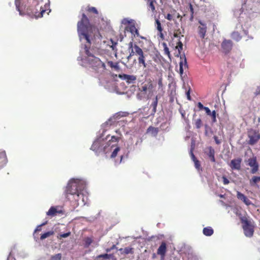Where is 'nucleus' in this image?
<instances>
[{"label": "nucleus", "mask_w": 260, "mask_h": 260, "mask_svg": "<svg viewBox=\"0 0 260 260\" xmlns=\"http://www.w3.org/2000/svg\"><path fill=\"white\" fill-rule=\"evenodd\" d=\"M77 31L80 41H85V43L81 47L78 60L81 61L80 64L83 67H90L98 73H103L106 70V65L100 58L94 56L93 50L90 47L92 27L85 14H82L81 20L77 23Z\"/></svg>", "instance_id": "obj_1"}, {"label": "nucleus", "mask_w": 260, "mask_h": 260, "mask_svg": "<svg viewBox=\"0 0 260 260\" xmlns=\"http://www.w3.org/2000/svg\"><path fill=\"white\" fill-rule=\"evenodd\" d=\"M120 114L116 113L110 117L102 125V129L97 134L96 138L93 142L90 149L99 155L105 154L107 156L109 154L111 158H115L120 151V147L117 146L116 142L112 141L111 139L107 141L110 135L105 136V133L109 127L116 124Z\"/></svg>", "instance_id": "obj_2"}, {"label": "nucleus", "mask_w": 260, "mask_h": 260, "mask_svg": "<svg viewBox=\"0 0 260 260\" xmlns=\"http://www.w3.org/2000/svg\"><path fill=\"white\" fill-rule=\"evenodd\" d=\"M86 182L79 178L71 179L66 187V198L71 202L74 208L84 206L87 201L86 194Z\"/></svg>", "instance_id": "obj_3"}, {"label": "nucleus", "mask_w": 260, "mask_h": 260, "mask_svg": "<svg viewBox=\"0 0 260 260\" xmlns=\"http://www.w3.org/2000/svg\"><path fill=\"white\" fill-rule=\"evenodd\" d=\"M86 182L79 178L71 179L66 187V198L71 202L74 208L84 206L87 201L86 194Z\"/></svg>", "instance_id": "obj_4"}, {"label": "nucleus", "mask_w": 260, "mask_h": 260, "mask_svg": "<svg viewBox=\"0 0 260 260\" xmlns=\"http://www.w3.org/2000/svg\"><path fill=\"white\" fill-rule=\"evenodd\" d=\"M243 2L242 5L241 9L238 10H236L234 11V15L237 17H243V15L244 10L247 13L256 12L260 10V0H242Z\"/></svg>", "instance_id": "obj_5"}, {"label": "nucleus", "mask_w": 260, "mask_h": 260, "mask_svg": "<svg viewBox=\"0 0 260 260\" xmlns=\"http://www.w3.org/2000/svg\"><path fill=\"white\" fill-rule=\"evenodd\" d=\"M244 235L247 237H251L254 233V225L250 220L245 217L241 218Z\"/></svg>", "instance_id": "obj_6"}, {"label": "nucleus", "mask_w": 260, "mask_h": 260, "mask_svg": "<svg viewBox=\"0 0 260 260\" xmlns=\"http://www.w3.org/2000/svg\"><path fill=\"white\" fill-rule=\"evenodd\" d=\"M134 49L135 50V54L138 56V60L140 66L142 65L144 68L147 67L146 63V58L147 54H145L142 49L137 45H134Z\"/></svg>", "instance_id": "obj_7"}, {"label": "nucleus", "mask_w": 260, "mask_h": 260, "mask_svg": "<svg viewBox=\"0 0 260 260\" xmlns=\"http://www.w3.org/2000/svg\"><path fill=\"white\" fill-rule=\"evenodd\" d=\"M126 148V152L124 155H121L120 156V159L119 161H115L116 165L120 164L124 157H125L126 158H128V154L130 153V152L133 151L135 149V146L133 145V140L132 137H131L127 142L126 143V144L125 145Z\"/></svg>", "instance_id": "obj_8"}, {"label": "nucleus", "mask_w": 260, "mask_h": 260, "mask_svg": "<svg viewBox=\"0 0 260 260\" xmlns=\"http://www.w3.org/2000/svg\"><path fill=\"white\" fill-rule=\"evenodd\" d=\"M248 137L249 139L248 144L251 145H254L260 139V134L255 130L251 129L248 132Z\"/></svg>", "instance_id": "obj_9"}, {"label": "nucleus", "mask_w": 260, "mask_h": 260, "mask_svg": "<svg viewBox=\"0 0 260 260\" xmlns=\"http://www.w3.org/2000/svg\"><path fill=\"white\" fill-rule=\"evenodd\" d=\"M124 132V127H121L119 129H116L114 132L115 135H112L111 137L112 141L118 142L122 138V133Z\"/></svg>", "instance_id": "obj_10"}, {"label": "nucleus", "mask_w": 260, "mask_h": 260, "mask_svg": "<svg viewBox=\"0 0 260 260\" xmlns=\"http://www.w3.org/2000/svg\"><path fill=\"white\" fill-rule=\"evenodd\" d=\"M119 77L121 79L125 81L128 84H133L135 83L137 79V77L135 75L124 74L119 75Z\"/></svg>", "instance_id": "obj_11"}, {"label": "nucleus", "mask_w": 260, "mask_h": 260, "mask_svg": "<svg viewBox=\"0 0 260 260\" xmlns=\"http://www.w3.org/2000/svg\"><path fill=\"white\" fill-rule=\"evenodd\" d=\"M153 88V86L151 81H149L147 83L142 85V86L139 88V90L140 91L142 92L143 93L147 95V92L149 93L151 92Z\"/></svg>", "instance_id": "obj_12"}, {"label": "nucleus", "mask_w": 260, "mask_h": 260, "mask_svg": "<svg viewBox=\"0 0 260 260\" xmlns=\"http://www.w3.org/2000/svg\"><path fill=\"white\" fill-rule=\"evenodd\" d=\"M233 47V43L231 40H224L221 44V48L225 53H229Z\"/></svg>", "instance_id": "obj_13"}, {"label": "nucleus", "mask_w": 260, "mask_h": 260, "mask_svg": "<svg viewBox=\"0 0 260 260\" xmlns=\"http://www.w3.org/2000/svg\"><path fill=\"white\" fill-rule=\"evenodd\" d=\"M241 158L234 159L231 160L229 166L232 170H239L241 169Z\"/></svg>", "instance_id": "obj_14"}, {"label": "nucleus", "mask_w": 260, "mask_h": 260, "mask_svg": "<svg viewBox=\"0 0 260 260\" xmlns=\"http://www.w3.org/2000/svg\"><path fill=\"white\" fill-rule=\"evenodd\" d=\"M199 23L200 24V25L198 27L199 35L202 39H204L206 34L207 26L206 24L201 21H199Z\"/></svg>", "instance_id": "obj_15"}, {"label": "nucleus", "mask_w": 260, "mask_h": 260, "mask_svg": "<svg viewBox=\"0 0 260 260\" xmlns=\"http://www.w3.org/2000/svg\"><path fill=\"white\" fill-rule=\"evenodd\" d=\"M237 198L241 200L247 206L253 205V204L244 194L239 191H237Z\"/></svg>", "instance_id": "obj_16"}, {"label": "nucleus", "mask_w": 260, "mask_h": 260, "mask_svg": "<svg viewBox=\"0 0 260 260\" xmlns=\"http://www.w3.org/2000/svg\"><path fill=\"white\" fill-rule=\"evenodd\" d=\"M57 206H52L50 208L49 210L47 212L46 215L48 216L54 217L57 215V213L60 214L62 213V211L58 209Z\"/></svg>", "instance_id": "obj_17"}, {"label": "nucleus", "mask_w": 260, "mask_h": 260, "mask_svg": "<svg viewBox=\"0 0 260 260\" xmlns=\"http://www.w3.org/2000/svg\"><path fill=\"white\" fill-rule=\"evenodd\" d=\"M8 159L6 151L0 150V169L4 167L7 164Z\"/></svg>", "instance_id": "obj_18"}, {"label": "nucleus", "mask_w": 260, "mask_h": 260, "mask_svg": "<svg viewBox=\"0 0 260 260\" xmlns=\"http://www.w3.org/2000/svg\"><path fill=\"white\" fill-rule=\"evenodd\" d=\"M166 244L165 242H162L157 249V254L161 255V257L164 258L166 252Z\"/></svg>", "instance_id": "obj_19"}, {"label": "nucleus", "mask_w": 260, "mask_h": 260, "mask_svg": "<svg viewBox=\"0 0 260 260\" xmlns=\"http://www.w3.org/2000/svg\"><path fill=\"white\" fill-rule=\"evenodd\" d=\"M187 68V64L186 62V58H184V60L181 61L179 62V73L180 75V76L181 78H183V68Z\"/></svg>", "instance_id": "obj_20"}, {"label": "nucleus", "mask_w": 260, "mask_h": 260, "mask_svg": "<svg viewBox=\"0 0 260 260\" xmlns=\"http://www.w3.org/2000/svg\"><path fill=\"white\" fill-rule=\"evenodd\" d=\"M158 95H156L155 96V98L153 99V102L150 105V108H152V112H151V114H152V115H154L156 111V107H157V104H158Z\"/></svg>", "instance_id": "obj_21"}, {"label": "nucleus", "mask_w": 260, "mask_h": 260, "mask_svg": "<svg viewBox=\"0 0 260 260\" xmlns=\"http://www.w3.org/2000/svg\"><path fill=\"white\" fill-rule=\"evenodd\" d=\"M214 154H215L214 149L213 148H212V147H208L207 155H208V157H209L210 160L212 162L215 161Z\"/></svg>", "instance_id": "obj_22"}, {"label": "nucleus", "mask_w": 260, "mask_h": 260, "mask_svg": "<svg viewBox=\"0 0 260 260\" xmlns=\"http://www.w3.org/2000/svg\"><path fill=\"white\" fill-rule=\"evenodd\" d=\"M203 233L206 236H210L213 234V230L210 226L206 227L204 228Z\"/></svg>", "instance_id": "obj_23"}, {"label": "nucleus", "mask_w": 260, "mask_h": 260, "mask_svg": "<svg viewBox=\"0 0 260 260\" xmlns=\"http://www.w3.org/2000/svg\"><path fill=\"white\" fill-rule=\"evenodd\" d=\"M260 182V176H253L250 180L249 183L251 186H255L257 183Z\"/></svg>", "instance_id": "obj_24"}, {"label": "nucleus", "mask_w": 260, "mask_h": 260, "mask_svg": "<svg viewBox=\"0 0 260 260\" xmlns=\"http://www.w3.org/2000/svg\"><path fill=\"white\" fill-rule=\"evenodd\" d=\"M194 146H195L194 142L192 141L191 142V147H190V149L189 150V154H190L191 158L193 161H194L198 160L196 158L195 155H194V154L193 153V149H194Z\"/></svg>", "instance_id": "obj_25"}, {"label": "nucleus", "mask_w": 260, "mask_h": 260, "mask_svg": "<svg viewBox=\"0 0 260 260\" xmlns=\"http://www.w3.org/2000/svg\"><path fill=\"white\" fill-rule=\"evenodd\" d=\"M147 133H150L153 136H155L158 133V128L150 126L147 129Z\"/></svg>", "instance_id": "obj_26"}, {"label": "nucleus", "mask_w": 260, "mask_h": 260, "mask_svg": "<svg viewBox=\"0 0 260 260\" xmlns=\"http://www.w3.org/2000/svg\"><path fill=\"white\" fill-rule=\"evenodd\" d=\"M20 0H15V4L16 6V10L19 12V15L22 16L24 14V13L20 9Z\"/></svg>", "instance_id": "obj_27"}, {"label": "nucleus", "mask_w": 260, "mask_h": 260, "mask_svg": "<svg viewBox=\"0 0 260 260\" xmlns=\"http://www.w3.org/2000/svg\"><path fill=\"white\" fill-rule=\"evenodd\" d=\"M231 37L233 39L235 40L237 42L239 41L241 39V36L237 31L233 32L231 35Z\"/></svg>", "instance_id": "obj_28"}, {"label": "nucleus", "mask_w": 260, "mask_h": 260, "mask_svg": "<svg viewBox=\"0 0 260 260\" xmlns=\"http://www.w3.org/2000/svg\"><path fill=\"white\" fill-rule=\"evenodd\" d=\"M257 164L256 157L250 158L248 160V165L250 167H253Z\"/></svg>", "instance_id": "obj_29"}, {"label": "nucleus", "mask_w": 260, "mask_h": 260, "mask_svg": "<svg viewBox=\"0 0 260 260\" xmlns=\"http://www.w3.org/2000/svg\"><path fill=\"white\" fill-rule=\"evenodd\" d=\"M54 234V232L52 231H48L42 234L40 237V239L43 240L49 236L53 235Z\"/></svg>", "instance_id": "obj_30"}, {"label": "nucleus", "mask_w": 260, "mask_h": 260, "mask_svg": "<svg viewBox=\"0 0 260 260\" xmlns=\"http://www.w3.org/2000/svg\"><path fill=\"white\" fill-rule=\"evenodd\" d=\"M113 256V254L105 253L98 255L96 256V258H103L104 259H108L111 258Z\"/></svg>", "instance_id": "obj_31"}, {"label": "nucleus", "mask_w": 260, "mask_h": 260, "mask_svg": "<svg viewBox=\"0 0 260 260\" xmlns=\"http://www.w3.org/2000/svg\"><path fill=\"white\" fill-rule=\"evenodd\" d=\"M107 63L111 68H114L116 70H118L119 68V65L117 62L114 63L112 61H109Z\"/></svg>", "instance_id": "obj_32"}, {"label": "nucleus", "mask_w": 260, "mask_h": 260, "mask_svg": "<svg viewBox=\"0 0 260 260\" xmlns=\"http://www.w3.org/2000/svg\"><path fill=\"white\" fill-rule=\"evenodd\" d=\"M193 162L194 164V167H195L196 169L198 170L199 173H200L202 171V169L201 167L200 161L198 160H197Z\"/></svg>", "instance_id": "obj_33"}, {"label": "nucleus", "mask_w": 260, "mask_h": 260, "mask_svg": "<svg viewBox=\"0 0 260 260\" xmlns=\"http://www.w3.org/2000/svg\"><path fill=\"white\" fill-rule=\"evenodd\" d=\"M194 124L197 128H200L202 124L201 119L200 118H198L195 120Z\"/></svg>", "instance_id": "obj_34"}, {"label": "nucleus", "mask_w": 260, "mask_h": 260, "mask_svg": "<svg viewBox=\"0 0 260 260\" xmlns=\"http://www.w3.org/2000/svg\"><path fill=\"white\" fill-rule=\"evenodd\" d=\"M155 23L156 25V28L159 31V32H162V28L161 26V23L160 21L158 19L155 20Z\"/></svg>", "instance_id": "obj_35"}, {"label": "nucleus", "mask_w": 260, "mask_h": 260, "mask_svg": "<svg viewBox=\"0 0 260 260\" xmlns=\"http://www.w3.org/2000/svg\"><path fill=\"white\" fill-rule=\"evenodd\" d=\"M148 2L149 7L151 8L152 12L154 11L155 8L154 5V3H156V0H148Z\"/></svg>", "instance_id": "obj_36"}, {"label": "nucleus", "mask_w": 260, "mask_h": 260, "mask_svg": "<svg viewBox=\"0 0 260 260\" xmlns=\"http://www.w3.org/2000/svg\"><path fill=\"white\" fill-rule=\"evenodd\" d=\"M84 242L85 247H88L92 243V240L90 238L87 237L85 238Z\"/></svg>", "instance_id": "obj_37"}, {"label": "nucleus", "mask_w": 260, "mask_h": 260, "mask_svg": "<svg viewBox=\"0 0 260 260\" xmlns=\"http://www.w3.org/2000/svg\"><path fill=\"white\" fill-rule=\"evenodd\" d=\"M251 168V173L252 174H255L258 170V164L253 166V167H250Z\"/></svg>", "instance_id": "obj_38"}, {"label": "nucleus", "mask_w": 260, "mask_h": 260, "mask_svg": "<svg viewBox=\"0 0 260 260\" xmlns=\"http://www.w3.org/2000/svg\"><path fill=\"white\" fill-rule=\"evenodd\" d=\"M162 46L164 47V50L165 53L169 56L170 53L169 48L168 47L167 44L166 43H163Z\"/></svg>", "instance_id": "obj_39"}, {"label": "nucleus", "mask_w": 260, "mask_h": 260, "mask_svg": "<svg viewBox=\"0 0 260 260\" xmlns=\"http://www.w3.org/2000/svg\"><path fill=\"white\" fill-rule=\"evenodd\" d=\"M137 97L139 100H141L147 97V95L143 93L142 92L140 91L139 93H137Z\"/></svg>", "instance_id": "obj_40"}, {"label": "nucleus", "mask_w": 260, "mask_h": 260, "mask_svg": "<svg viewBox=\"0 0 260 260\" xmlns=\"http://www.w3.org/2000/svg\"><path fill=\"white\" fill-rule=\"evenodd\" d=\"M177 47L179 53L180 54L181 51L183 49V44L180 41V40H179V41H178V42L177 43Z\"/></svg>", "instance_id": "obj_41"}, {"label": "nucleus", "mask_w": 260, "mask_h": 260, "mask_svg": "<svg viewBox=\"0 0 260 260\" xmlns=\"http://www.w3.org/2000/svg\"><path fill=\"white\" fill-rule=\"evenodd\" d=\"M130 31L133 34H134V33H136L137 35H138V30L134 25L131 26L130 27Z\"/></svg>", "instance_id": "obj_42"}, {"label": "nucleus", "mask_w": 260, "mask_h": 260, "mask_svg": "<svg viewBox=\"0 0 260 260\" xmlns=\"http://www.w3.org/2000/svg\"><path fill=\"white\" fill-rule=\"evenodd\" d=\"M61 254L58 253L57 254H55V255L52 256L50 260H60L61 259Z\"/></svg>", "instance_id": "obj_43"}, {"label": "nucleus", "mask_w": 260, "mask_h": 260, "mask_svg": "<svg viewBox=\"0 0 260 260\" xmlns=\"http://www.w3.org/2000/svg\"><path fill=\"white\" fill-rule=\"evenodd\" d=\"M46 223H47V222H43V223L38 225L37 226L36 229H35L34 232L36 233L37 232H39V231H41L42 226H43V225H45Z\"/></svg>", "instance_id": "obj_44"}, {"label": "nucleus", "mask_w": 260, "mask_h": 260, "mask_svg": "<svg viewBox=\"0 0 260 260\" xmlns=\"http://www.w3.org/2000/svg\"><path fill=\"white\" fill-rule=\"evenodd\" d=\"M111 41L112 42V45L111 46V48H112V50L117 51V49L116 48V46L117 45V43L116 42H114L112 40Z\"/></svg>", "instance_id": "obj_45"}, {"label": "nucleus", "mask_w": 260, "mask_h": 260, "mask_svg": "<svg viewBox=\"0 0 260 260\" xmlns=\"http://www.w3.org/2000/svg\"><path fill=\"white\" fill-rule=\"evenodd\" d=\"M180 34H181V30L178 29L176 30V32L174 33V37L178 38L179 40H180L181 37L179 36Z\"/></svg>", "instance_id": "obj_46"}, {"label": "nucleus", "mask_w": 260, "mask_h": 260, "mask_svg": "<svg viewBox=\"0 0 260 260\" xmlns=\"http://www.w3.org/2000/svg\"><path fill=\"white\" fill-rule=\"evenodd\" d=\"M221 179L222 180L223 184L224 185H227L230 183L229 179L224 175L222 176Z\"/></svg>", "instance_id": "obj_47"}, {"label": "nucleus", "mask_w": 260, "mask_h": 260, "mask_svg": "<svg viewBox=\"0 0 260 260\" xmlns=\"http://www.w3.org/2000/svg\"><path fill=\"white\" fill-rule=\"evenodd\" d=\"M124 253L126 254H128L129 253H132V248L129 247H126L124 249Z\"/></svg>", "instance_id": "obj_48"}, {"label": "nucleus", "mask_w": 260, "mask_h": 260, "mask_svg": "<svg viewBox=\"0 0 260 260\" xmlns=\"http://www.w3.org/2000/svg\"><path fill=\"white\" fill-rule=\"evenodd\" d=\"M242 28H243V30L244 32V34L246 35H248L249 31L247 29V27L246 24H244V25H242Z\"/></svg>", "instance_id": "obj_49"}, {"label": "nucleus", "mask_w": 260, "mask_h": 260, "mask_svg": "<svg viewBox=\"0 0 260 260\" xmlns=\"http://www.w3.org/2000/svg\"><path fill=\"white\" fill-rule=\"evenodd\" d=\"M210 116H211L212 118V122H215L216 121L215 111H213L212 112V114Z\"/></svg>", "instance_id": "obj_50"}, {"label": "nucleus", "mask_w": 260, "mask_h": 260, "mask_svg": "<svg viewBox=\"0 0 260 260\" xmlns=\"http://www.w3.org/2000/svg\"><path fill=\"white\" fill-rule=\"evenodd\" d=\"M168 127V123L167 122H163L161 124L160 128L162 130H166Z\"/></svg>", "instance_id": "obj_51"}, {"label": "nucleus", "mask_w": 260, "mask_h": 260, "mask_svg": "<svg viewBox=\"0 0 260 260\" xmlns=\"http://www.w3.org/2000/svg\"><path fill=\"white\" fill-rule=\"evenodd\" d=\"M132 20L131 19H128L127 18H124L123 19L122 21H121V23L123 24H129L131 23V21H132Z\"/></svg>", "instance_id": "obj_52"}, {"label": "nucleus", "mask_w": 260, "mask_h": 260, "mask_svg": "<svg viewBox=\"0 0 260 260\" xmlns=\"http://www.w3.org/2000/svg\"><path fill=\"white\" fill-rule=\"evenodd\" d=\"M143 142V139L142 138H138L137 141L135 143V147L138 145H141Z\"/></svg>", "instance_id": "obj_53"}, {"label": "nucleus", "mask_w": 260, "mask_h": 260, "mask_svg": "<svg viewBox=\"0 0 260 260\" xmlns=\"http://www.w3.org/2000/svg\"><path fill=\"white\" fill-rule=\"evenodd\" d=\"M88 10L89 12H93L95 14L98 13V10H96V9L95 7H89L88 8Z\"/></svg>", "instance_id": "obj_54"}, {"label": "nucleus", "mask_w": 260, "mask_h": 260, "mask_svg": "<svg viewBox=\"0 0 260 260\" xmlns=\"http://www.w3.org/2000/svg\"><path fill=\"white\" fill-rule=\"evenodd\" d=\"M49 4H50V2L48 1V4H46L45 5V10H42L41 12V17L43 16V14L47 11L48 10L47 9V8L49 6Z\"/></svg>", "instance_id": "obj_55"}, {"label": "nucleus", "mask_w": 260, "mask_h": 260, "mask_svg": "<svg viewBox=\"0 0 260 260\" xmlns=\"http://www.w3.org/2000/svg\"><path fill=\"white\" fill-rule=\"evenodd\" d=\"M190 94V88H189V89L187 91H186V95L187 96V99L189 101L191 100V98Z\"/></svg>", "instance_id": "obj_56"}, {"label": "nucleus", "mask_w": 260, "mask_h": 260, "mask_svg": "<svg viewBox=\"0 0 260 260\" xmlns=\"http://www.w3.org/2000/svg\"><path fill=\"white\" fill-rule=\"evenodd\" d=\"M204 109L208 115H210L212 114V112L208 107H205Z\"/></svg>", "instance_id": "obj_57"}, {"label": "nucleus", "mask_w": 260, "mask_h": 260, "mask_svg": "<svg viewBox=\"0 0 260 260\" xmlns=\"http://www.w3.org/2000/svg\"><path fill=\"white\" fill-rule=\"evenodd\" d=\"M71 234V233L70 232H68V233H64V234H61L60 235V236L62 238H67L68 237H69Z\"/></svg>", "instance_id": "obj_58"}, {"label": "nucleus", "mask_w": 260, "mask_h": 260, "mask_svg": "<svg viewBox=\"0 0 260 260\" xmlns=\"http://www.w3.org/2000/svg\"><path fill=\"white\" fill-rule=\"evenodd\" d=\"M215 141V143L217 144H220L221 143V141L219 140L218 139V137L216 136H214L213 137Z\"/></svg>", "instance_id": "obj_59"}, {"label": "nucleus", "mask_w": 260, "mask_h": 260, "mask_svg": "<svg viewBox=\"0 0 260 260\" xmlns=\"http://www.w3.org/2000/svg\"><path fill=\"white\" fill-rule=\"evenodd\" d=\"M165 18L170 21L172 20L173 19L172 16L170 14H168L167 16L165 17Z\"/></svg>", "instance_id": "obj_60"}, {"label": "nucleus", "mask_w": 260, "mask_h": 260, "mask_svg": "<svg viewBox=\"0 0 260 260\" xmlns=\"http://www.w3.org/2000/svg\"><path fill=\"white\" fill-rule=\"evenodd\" d=\"M255 94L256 95H260V86H258L257 87V88L255 91Z\"/></svg>", "instance_id": "obj_61"}, {"label": "nucleus", "mask_w": 260, "mask_h": 260, "mask_svg": "<svg viewBox=\"0 0 260 260\" xmlns=\"http://www.w3.org/2000/svg\"><path fill=\"white\" fill-rule=\"evenodd\" d=\"M198 106L200 109H204L205 107H204L203 104L201 102H199L198 103Z\"/></svg>", "instance_id": "obj_62"}, {"label": "nucleus", "mask_w": 260, "mask_h": 260, "mask_svg": "<svg viewBox=\"0 0 260 260\" xmlns=\"http://www.w3.org/2000/svg\"><path fill=\"white\" fill-rule=\"evenodd\" d=\"M134 45L133 46V42H131L128 44V49L130 50H132V49H134Z\"/></svg>", "instance_id": "obj_63"}, {"label": "nucleus", "mask_w": 260, "mask_h": 260, "mask_svg": "<svg viewBox=\"0 0 260 260\" xmlns=\"http://www.w3.org/2000/svg\"><path fill=\"white\" fill-rule=\"evenodd\" d=\"M7 260H16V259L10 254L7 258Z\"/></svg>", "instance_id": "obj_64"}]
</instances>
